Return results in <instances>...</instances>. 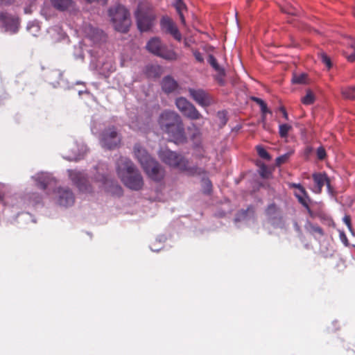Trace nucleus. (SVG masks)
<instances>
[{"label": "nucleus", "instance_id": "603ef678", "mask_svg": "<svg viewBox=\"0 0 355 355\" xmlns=\"http://www.w3.org/2000/svg\"><path fill=\"white\" fill-rule=\"evenodd\" d=\"M130 128H132L135 130H142V128L141 126H139L137 122H135V121H132L130 123Z\"/></svg>", "mask_w": 355, "mask_h": 355}, {"label": "nucleus", "instance_id": "5fc2aeb1", "mask_svg": "<svg viewBox=\"0 0 355 355\" xmlns=\"http://www.w3.org/2000/svg\"><path fill=\"white\" fill-rule=\"evenodd\" d=\"M279 111L282 113L283 117L286 120H288V115L287 112L284 109V107H279Z\"/></svg>", "mask_w": 355, "mask_h": 355}, {"label": "nucleus", "instance_id": "bb28decb", "mask_svg": "<svg viewBox=\"0 0 355 355\" xmlns=\"http://www.w3.org/2000/svg\"><path fill=\"white\" fill-rule=\"evenodd\" d=\"M254 211L251 207H248L246 210L240 211L235 218V222L247 221V220L253 216Z\"/></svg>", "mask_w": 355, "mask_h": 355}, {"label": "nucleus", "instance_id": "49530a36", "mask_svg": "<svg viewBox=\"0 0 355 355\" xmlns=\"http://www.w3.org/2000/svg\"><path fill=\"white\" fill-rule=\"evenodd\" d=\"M306 195H307V193H306L305 189H304V187L302 186H298V191L295 193V197L296 198H297V196L306 197Z\"/></svg>", "mask_w": 355, "mask_h": 355}, {"label": "nucleus", "instance_id": "13d9d810", "mask_svg": "<svg viewBox=\"0 0 355 355\" xmlns=\"http://www.w3.org/2000/svg\"><path fill=\"white\" fill-rule=\"evenodd\" d=\"M282 11L286 12V13H288L289 15H295V14L294 8H288V9L282 8Z\"/></svg>", "mask_w": 355, "mask_h": 355}, {"label": "nucleus", "instance_id": "ea45409f", "mask_svg": "<svg viewBox=\"0 0 355 355\" xmlns=\"http://www.w3.org/2000/svg\"><path fill=\"white\" fill-rule=\"evenodd\" d=\"M299 200V202L304 207H306V209L308 210L309 212L311 211L310 209H309V205H308V201L309 200V197L308 196L306 195V197L305 196H297V198Z\"/></svg>", "mask_w": 355, "mask_h": 355}, {"label": "nucleus", "instance_id": "1a4fd4ad", "mask_svg": "<svg viewBox=\"0 0 355 355\" xmlns=\"http://www.w3.org/2000/svg\"><path fill=\"white\" fill-rule=\"evenodd\" d=\"M175 103L178 110L187 119L195 121L203 118L197 108L186 98L178 97Z\"/></svg>", "mask_w": 355, "mask_h": 355}, {"label": "nucleus", "instance_id": "0eeeda50", "mask_svg": "<svg viewBox=\"0 0 355 355\" xmlns=\"http://www.w3.org/2000/svg\"><path fill=\"white\" fill-rule=\"evenodd\" d=\"M146 49L153 55L162 58L167 61L174 62L180 58V55L162 43L159 37H152L146 44Z\"/></svg>", "mask_w": 355, "mask_h": 355}, {"label": "nucleus", "instance_id": "e433bc0d", "mask_svg": "<svg viewBox=\"0 0 355 355\" xmlns=\"http://www.w3.org/2000/svg\"><path fill=\"white\" fill-rule=\"evenodd\" d=\"M302 101L305 105H310L314 101V95L310 91H309L306 95L302 98Z\"/></svg>", "mask_w": 355, "mask_h": 355}, {"label": "nucleus", "instance_id": "338daca9", "mask_svg": "<svg viewBox=\"0 0 355 355\" xmlns=\"http://www.w3.org/2000/svg\"><path fill=\"white\" fill-rule=\"evenodd\" d=\"M150 250L153 252H158L161 248L162 247H159V248H154L153 245H150Z\"/></svg>", "mask_w": 355, "mask_h": 355}, {"label": "nucleus", "instance_id": "a211bd4d", "mask_svg": "<svg viewBox=\"0 0 355 355\" xmlns=\"http://www.w3.org/2000/svg\"><path fill=\"white\" fill-rule=\"evenodd\" d=\"M31 179L35 182L36 185L42 190L46 189L50 184L55 182V178L52 175L46 172L37 173L33 175Z\"/></svg>", "mask_w": 355, "mask_h": 355}, {"label": "nucleus", "instance_id": "79ce46f5", "mask_svg": "<svg viewBox=\"0 0 355 355\" xmlns=\"http://www.w3.org/2000/svg\"><path fill=\"white\" fill-rule=\"evenodd\" d=\"M74 57L76 59H83V53L80 45H79L78 47L75 46Z\"/></svg>", "mask_w": 355, "mask_h": 355}, {"label": "nucleus", "instance_id": "f257e3e1", "mask_svg": "<svg viewBox=\"0 0 355 355\" xmlns=\"http://www.w3.org/2000/svg\"><path fill=\"white\" fill-rule=\"evenodd\" d=\"M160 129L166 133L175 144L186 141L184 128L181 116L175 111L166 110L158 119Z\"/></svg>", "mask_w": 355, "mask_h": 355}, {"label": "nucleus", "instance_id": "423d86ee", "mask_svg": "<svg viewBox=\"0 0 355 355\" xmlns=\"http://www.w3.org/2000/svg\"><path fill=\"white\" fill-rule=\"evenodd\" d=\"M49 196L51 202L62 209L71 207L76 200L74 193L67 186L55 187Z\"/></svg>", "mask_w": 355, "mask_h": 355}, {"label": "nucleus", "instance_id": "3c124183", "mask_svg": "<svg viewBox=\"0 0 355 355\" xmlns=\"http://www.w3.org/2000/svg\"><path fill=\"white\" fill-rule=\"evenodd\" d=\"M347 45L355 51V37H349L347 40Z\"/></svg>", "mask_w": 355, "mask_h": 355}, {"label": "nucleus", "instance_id": "58836bf2", "mask_svg": "<svg viewBox=\"0 0 355 355\" xmlns=\"http://www.w3.org/2000/svg\"><path fill=\"white\" fill-rule=\"evenodd\" d=\"M259 174L261 177L267 178L269 177L270 173L268 167L265 164H262L259 168Z\"/></svg>", "mask_w": 355, "mask_h": 355}, {"label": "nucleus", "instance_id": "473e14b6", "mask_svg": "<svg viewBox=\"0 0 355 355\" xmlns=\"http://www.w3.org/2000/svg\"><path fill=\"white\" fill-rule=\"evenodd\" d=\"M292 129V126L287 123L280 124L279 125V133L281 137H286L289 131Z\"/></svg>", "mask_w": 355, "mask_h": 355}, {"label": "nucleus", "instance_id": "9d476101", "mask_svg": "<svg viewBox=\"0 0 355 355\" xmlns=\"http://www.w3.org/2000/svg\"><path fill=\"white\" fill-rule=\"evenodd\" d=\"M67 173L70 180L78 187L80 191L84 193L92 192L93 188L83 171L69 169Z\"/></svg>", "mask_w": 355, "mask_h": 355}, {"label": "nucleus", "instance_id": "4468645a", "mask_svg": "<svg viewBox=\"0 0 355 355\" xmlns=\"http://www.w3.org/2000/svg\"><path fill=\"white\" fill-rule=\"evenodd\" d=\"M143 164L141 167L147 175L155 182L161 181L164 177V170L162 166L154 159Z\"/></svg>", "mask_w": 355, "mask_h": 355}, {"label": "nucleus", "instance_id": "6ab92c4d", "mask_svg": "<svg viewBox=\"0 0 355 355\" xmlns=\"http://www.w3.org/2000/svg\"><path fill=\"white\" fill-rule=\"evenodd\" d=\"M83 31L86 38L94 44L99 43L105 40L104 33L89 24L85 26Z\"/></svg>", "mask_w": 355, "mask_h": 355}, {"label": "nucleus", "instance_id": "6e6552de", "mask_svg": "<svg viewBox=\"0 0 355 355\" xmlns=\"http://www.w3.org/2000/svg\"><path fill=\"white\" fill-rule=\"evenodd\" d=\"M109 15L116 31L121 33L128 31L131 24L128 10L121 5H117L109 9Z\"/></svg>", "mask_w": 355, "mask_h": 355}, {"label": "nucleus", "instance_id": "f03ea898", "mask_svg": "<svg viewBox=\"0 0 355 355\" xmlns=\"http://www.w3.org/2000/svg\"><path fill=\"white\" fill-rule=\"evenodd\" d=\"M116 172L124 185L130 189L139 191L143 187V177L129 158L121 157L117 160Z\"/></svg>", "mask_w": 355, "mask_h": 355}, {"label": "nucleus", "instance_id": "2f4dec72", "mask_svg": "<svg viewBox=\"0 0 355 355\" xmlns=\"http://www.w3.org/2000/svg\"><path fill=\"white\" fill-rule=\"evenodd\" d=\"M342 94L347 99H355V86L349 87L342 89Z\"/></svg>", "mask_w": 355, "mask_h": 355}, {"label": "nucleus", "instance_id": "9b49d317", "mask_svg": "<svg viewBox=\"0 0 355 355\" xmlns=\"http://www.w3.org/2000/svg\"><path fill=\"white\" fill-rule=\"evenodd\" d=\"M121 138L114 126L105 129L101 135V145L105 148H114L119 144Z\"/></svg>", "mask_w": 355, "mask_h": 355}, {"label": "nucleus", "instance_id": "c03bdc74", "mask_svg": "<svg viewBox=\"0 0 355 355\" xmlns=\"http://www.w3.org/2000/svg\"><path fill=\"white\" fill-rule=\"evenodd\" d=\"M193 55L196 61L200 63L204 62V58L200 52L197 50H193Z\"/></svg>", "mask_w": 355, "mask_h": 355}, {"label": "nucleus", "instance_id": "f8f14e48", "mask_svg": "<svg viewBox=\"0 0 355 355\" xmlns=\"http://www.w3.org/2000/svg\"><path fill=\"white\" fill-rule=\"evenodd\" d=\"M97 63L94 66V60H92L90 67L98 71L99 73L107 76L116 69L115 62L112 55L109 54L105 58H100L96 60Z\"/></svg>", "mask_w": 355, "mask_h": 355}, {"label": "nucleus", "instance_id": "39448f33", "mask_svg": "<svg viewBox=\"0 0 355 355\" xmlns=\"http://www.w3.org/2000/svg\"><path fill=\"white\" fill-rule=\"evenodd\" d=\"M135 17L140 31H149L154 25L155 20V14L152 5L147 1H141L135 11Z\"/></svg>", "mask_w": 355, "mask_h": 355}, {"label": "nucleus", "instance_id": "c9c22d12", "mask_svg": "<svg viewBox=\"0 0 355 355\" xmlns=\"http://www.w3.org/2000/svg\"><path fill=\"white\" fill-rule=\"evenodd\" d=\"M319 57L322 62L324 63L327 67L328 69H330L331 67V60L324 52H321L319 54Z\"/></svg>", "mask_w": 355, "mask_h": 355}, {"label": "nucleus", "instance_id": "c85d7f7f", "mask_svg": "<svg viewBox=\"0 0 355 355\" xmlns=\"http://www.w3.org/2000/svg\"><path fill=\"white\" fill-rule=\"evenodd\" d=\"M175 7L180 17L182 24L186 26V21L183 15V10L186 9L185 4L182 2V0H176Z\"/></svg>", "mask_w": 355, "mask_h": 355}, {"label": "nucleus", "instance_id": "e2e57ef3", "mask_svg": "<svg viewBox=\"0 0 355 355\" xmlns=\"http://www.w3.org/2000/svg\"><path fill=\"white\" fill-rule=\"evenodd\" d=\"M225 75H220L218 73V76L216 77V80L220 83V84H223V77Z\"/></svg>", "mask_w": 355, "mask_h": 355}, {"label": "nucleus", "instance_id": "f704fd0d", "mask_svg": "<svg viewBox=\"0 0 355 355\" xmlns=\"http://www.w3.org/2000/svg\"><path fill=\"white\" fill-rule=\"evenodd\" d=\"M257 150L259 156L261 157V158L267 160H270L271 159V157L269 155V153L262 146H257Z\"/></svg>", "mask_w": 355, "mask_h": 355}, {"label": "nucleus", "instance_id": "412c9836", "mask_svg": "<svg viewBox=\"0 0 355 355\" xmlns=\"http://www.w3.org/2000/svg\"><path fill=\"white\" fill-rule=\"evenodd\" d=\"M74 147L71 149V153L64 156V158L69 161H77L80 159L87 151V147L83 144H78L73 141Z\"/></svg>", "mask_w": 355, "mask_h": 355}, {"label": "nucleus", "instance_id": "774afa93", "mask_svg": "<svg viewBox=\"0 0 355 355\" xmlns=\"http://www.w3.org/2000/svg\"><path fill=\"white\" fill-rule=\"evenodd\" d=\"M266 122V114H262L261 123Z\"/></svg>", "mask_w": 355, "mask_h": 355}, {"label": "nucleus", "instance_id": "09e8293b", "mask_svg": "<svg viewBox=\"0 0 355 355\" xmlns=\"http://www.w3.org/2000/svg\"><path fill=\"white\" fill-rule=\"evenodd\" d=\"M21 216L23 218V219L24 220H31L33 223H35L36 220L34 218V217L33 216H31L28 212H24V213H22L21 214Z\"/></svg>", "mask_w": 355, "mask_h": 355}, {"label": "nucleus", "instance_id": "a878e982", "mask_svg": "<svg viewBox=\"0 0 355 355\" xmlns=\"http://www.w3.org/2000/svg\"><path fill=\"white\" fill-rule=\"evenodd\" d=\"M48 32L55 41H60L65 37V33L59 26L50 28Z\"/></svg>", "mask_w": 355, "mask_h": 355}, {"label": "nucleus", "instance_id": "0e129e2a", "mask_svg": "<svg viewBox=\"0 0 355 355\" xmlns=\"http://www.w3.org/2000/svg\"><path fill=\"white\" fill-rule=\"evenodd\" d=\"M51 76H55V77H59V78H61V76H62L61 73L60 72H58V71H53L51 73Z\"/></svg>", "mask_w": 355, "mask_h": 355}, {"label": "nucleus", "instance_id": "5701e85b", "mask_svg": "<svg viewBox=\"0 0 355 355\" xmlns=\"http://www.w3.org/2000/svg\"><path fill=\"white\" fill-rule=\"evenodd\" d=\"M161 85L162 90L166 94L176 92L179 87L176 80L171 76L163 78Z\"/></svg>", "mask_w": 355, "mask_h": 355}, {"label": "nucleus", "instance_id": "864d4df0", "mask_svg": "<svg viewBox=\"0 0 355 355\" xmlns=\"http://www.w3.org/2000/svg\"><path fill=\"white\" fill-rule=\"evenodd\" d=\"M262 114H266V113H270V111L268 109L266 104L264 103L260 106Z\"/></svg>", "mask_w": 355, "mask_h": 355}, {"label": "nucleus", "instance_id": "393cba45", "mask_svg": "<svg viewBox=\"0 0 355 355\" xmlns=\"http://www.w3.org/2000/svg\"><path fill=\"white\" fill-rule=\"evenodd\" d=\"M53 6L60 11H65L69 9L72 3V0H50Z\"/></svg>", "mask_w": 355, "mask_h": 355}, {"label": "nucleus", "instance_id": "4d7b16f0", "mask_svg": "<svg viewBox=\"0 0 355 355\" xmlns=\"http://www.w3.org/2000/svg\"><path fill=\"white\" fill-rule=\"evenodd\" d=\"M166 241V237L163 235L158 236L155 241L159 243V244H162Z\"/></svg>", "mask_w": 355, "mask_h": 355}, {"label": "nucleus", "instance_id": "4be33fe9", "mask_svg": "<svg viewBox=\"0 0 355 355\" xmlns=\"http://www.w3.org/2000/svg\"><path fill=\"white\" fill-rule=\"evenodd\" d=\"M96 169L97 171L98 175H96L94 178V182L98 184L99 188L109 190V185H114V184L106 175L101 172V171L103 170V166L99 165Z\"/></svg>", "mask_w": 355, "mask_h": 355}, {"label": "nucleus", "instance_id": "de8ad7c7", "mask_svg": "<svg viewBox=\"0 0 355 355\" xmlns=\"http://www.w3.org/2000/svg\"><path fill=\"white\" fill-rule=\"evenodd\" d=\"M339 237L342 243L345 245L348 246L349 243L346 234L344 232H340Z\"/></svg>", "mask_w": 355, "mask_h": 355}, {"label": "nucleus", "instance_id": "6e6d98bb", "mask_svg": "<svg viewBox=\"0 0 355 355\" xmlns=\"http://www.w3.org/2000/svg\"><path fill=\"white\" fill-rule=\"evenodd\" d=\"M252 100L253 101L256 102L260 106L264 103V101L262 99L257 98V97L253 96V97H252Z\"/></svg>", "mask_w": 355, "mask_h": 355}, {"label": "nucleus", "instance_id": "dca6fc26", "mask_svg": "<svg viewBox=\"0 0 355 355\" xmlns=\"http://www.w3.org/2000/svg\"><path fill=\"white\" fill-rule=\"evenodd\" d=\"M266 214L269 223L277 227H282L283 220L280 215V211L277 205L272 203L266 209Z\"/></svg>", "mask_w": 355, "mask_h": 355}, {"label": "nucleus", "instance_id": "680f3d73", "mask_svg": "<svg viewBox=\"0 0 355 355\" xmlns=\"http://www.w3.org/2000/svg\"><path fill=\"white\" fill-rule=\"evenodd\" d=\"M197 150L199 151V153H196L198 157H204V150L202 148H198Z\"/></svg>", "mask_w": 355, "mask_h": 355}, {"label": "nucleus", "instance_id": "69168bd1", "mask_svg": "<svg viewBox=\"0 0 355 355\" xmlns=\"http://www.w3.org/2000/svg\"><path fill=\"white\" fill-rule=\"evenodd\" d=\"M13 0H0V5L10 3Z\"/></svg>", "mask_w": 355, "mask_h": 355}, {"label": "nucleus", "instance_id": "ddd939ff", "mask_svg": "<svg viewBox=\"0 0 355 355\" xmlns=\"http://www.w3.org/2000/svg\"><path fill=\"white\" fill-rule=\"evenodd\" d=\"M0 26L5 32L15 34L19 28V18L7 12H0Z\"/></svg>", "mask_w": 355, "mask_h": 355}, {"label": "nucleus", "instance_id": "4c0bfd02", "mask_svg": "<svg viewBox=\"0 0 355 355\" xmlns=\"http://www.w3.org/2000/svg\"><path fill=\"white\" fill-rule=\"evenodd\" d=\"M306 77V76L305 73H302L300 75H294L293 77V79H292V82L293 83L302 84L305 82Z\"/></svg>", "mask_w": 355, "mask_h": 355}, {"label": "nucleus", "instance_id": "a19ab883", "mask_svg": "<svg viewBox=\"0 0 355 355\" xmlns=\"http://www.w3.org/2000/svg\"><path fill=\"white\" fill-rule=\"evenodd\" d=\"M211 182L209 180H203V191L205 193H209L211 191Z\"/></svg>", "mask_w": 355, "mask_h": 355}, {"label": "nucleus", "instance_id": "bf43d9fd", "mask_svg": "<svg viewBox=\"0 0 355 355\" xmlns=\"http://www.w3.org/2000/svg\"><path fill=\"white\" fill-rule=\"evenodd\" d=\"M346 58L348 61L349 62H354L355 61V51L353 53L346 55Z\"/></svg>", "mask_w": 355, "mask_h": 355}, {"label": "nucleus", "instance_id": "7c9ffc66", "mask_svg": "<svg viewBox=\"0 0 355 355\" xmlns=\"http://www.w3.org/2000/svg\"><path fill=\"white\" fill-rule=\"evenodd\" d=\"M26 29L32 35L37 36L40 31V26L37 21H30Z\"/></svg>", "mask_w": 355, "mask_h": 355}, {"label": "nucleus", "instance_id": "37998d69", "mask_svg": "<svg viewBox=\"0 0 355 355\" xmlns=\"http://www.w3.org/2000/svg\"><path fill=\"white\" fill-rule=\"evenodd\" d=\"M343 221L344 222V223L347 226V228L348 230L350 231V232L354 234V232H353V230H352V225H351V219H350V217L348 215H345L343 218Z\"/></svg>", "mask_w": 355, "mask_h": 355}, {"label": "nucleus", "instance_id": "a18cd8bd", "mask_svg": "<svg viewBox=\"0 0 355 355\" xmlns=\"http://www.w3.org/2000/svg\"><path fill=\"white\" fill-rule=\"evenodd\" d=\"M317 157L319 159H323L326 157V152L323 147H319L317 149Z\"/></svg>", "mask_w": 355, "mask_h": 355}, {"label": "nucleus", "instance_id": "2eb2a0df", "mask_svg": "<svg viewBox=\"0 0 355 355\" xmlns=\"http://www.w3.org/2000/svg\"><path fill=\"white\" fill-rule=\"evenodd\" d=\"M191 98L202 107H207L213 103L211 96L202 89L189 88Z\"/></svg>", "mask_w": 355, "mask_h": 355}, {"label": "nucleus", "instance_id": "c756f323", "mask_svg": "<svg viewBox=\"0 0 355 355\" xmlns=\"http://www.w3.org/2000/svg\"><path fill=\"white\" fill-rule=\"evenodd\" d=\"M207 62L220 75H225L224 69L218 64L216 58L212 55H209Z\"/></svg>", "mask_w": 355, "mask_h": 355}, {"label": "nucleus", "instance_id": "aec40b11", "mask_svg": "<svg viewBox=\"0 0 355 355\" xmlns=\"http://www.w3.org/2000/svg\"><path fill=\"white\" fill-rule=\"evenodd\" d=\"M313 180L314 186L312 189L313 191L315 193H320L322 188L324 184H327L328 191L331 192V187L328 178L324 173H314L313 174Z\"/></svg>", "mask_w": 355, "mask_h": 355}, {"label": "nucleus", "instance_id": "8fccbe9b", "mask_svg": "<svg viewBox=\"0 0 355 355\" xmlns=\"http://www.w3.org/2000/svg\"><path fill=\"white\" fill-rule=\"evenodd\" d=\"M192 126L194 128V132L192 135L191 138L193 139H196L200 138V129L196 128L194 124H192Z\"/></svg>", "mask_w": 355, "mask_h": 355}, {"label": "nucleus", "instance_id": "f3484780", "mask_svg": "<svg viewBox=\"0 0 355 355\" xmlns=\"http://www.w3.org/2000/svg\"><path fill=\"white\" fill-rule=\"evenodd\" d=\"M161 28L171 35L176 40L180 41L182 35L174 22L168 17H163L160 21Z\"/></svg>", "mask_w": 355, "mask_h": 355}, {"label": "nucleus", "instance_id": "cd10ccee", "mask_svg": "<svg viewBox=\"0 0 355 355\" xmlns=\"http://www.w3.org/2000/svg\"><path fill=\"white\" fill-rule=\"evenodd\" d=\"M175 7L180 17L182 24L186 26V21L183 15V10L186 9L185 4L182 2V0H176Z\"/></svg>", "mask_w": 355, "mask_h": 355}, {"label": "nucleus", "instance_id": "20e7f679", "mask_svg": "<svg viewBox=\"0 0 355 355\" xmlns=\"http://www.w3.org/2000/svg\"><path fill=\"white\" fill-rule=\"evenodd\" d=\"M42 202L41 196L36 193L26 191L24 194H15L9 197L6 203L11 207L13 211L26 210L31 208L36 209Z\"/></svg>", "mask_w": 355, "mask_h": 355}, {"label": "nucleus", "instance_id": "b1692460", "mask_svg": "<svg viewBox=\"0 0 355 355\" xmlns=\"http://www.w3.org/2000/svg\"><path fill=\"white\" fill-rule=\"evenodd\" d=\"M134 155L141 166H143V164H145L144 162L147 163L153 159L146 150L139 144H136L134 146Z\"/></svg>", "mask_w": 355, "mask_h": 355}, {"label": "nucleus", "instance_id": "052dcab7", "mask_svg": "<svg viewBox=\"0 0 355 355\" xmlns=\"http://www.w3.org/2000/svg\"><path fill=\"white\" fill-rule=\"evenodd\" d=\"M89 3H93V2H99L102 4H106L107 0H86Z\"/></svg>", "mask_w": 355, "mask_h": 355}, {"label": "nucleus", "instance_id": "7ed1b4c3", "mask_svg": "<svg viewBox=\"0 0 355 355\" xmlns=\"http://www.w3.org/2000/svg\"><path fill=\"white\" fill-rule=\"evenodd\" d=\"M158 155L160 159L170 167L186 172L190 175H200L202 173V168L194 166H190L187 159L166 148H161Z\"/></svg>", "mask_w": 355, "mask_h": 355}, {"label": "nucleus", "instance_id": "72a5a7b5", "mask_svg": "<svg viewBox=\"0 0 355 355\" xmlns=\"http://www.w3.org/2000/svg\"><path fill=\"white\" fill-rule=\"evenodd\" d=\"M293 151L291 150L284 155H280L279 157H277L276 159V164L277 165H281L285 162H286L289 157L293 155Z\"/></svg>", "mask_w": 355, "mask_h": 355}]
</instances>
